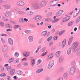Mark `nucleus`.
<instances>
[{
    "mask_svg": "<svg viewBox=\"0 0 80 80\" xmlns=\"http://www.w3.org/2000/svg\"><path fill=\"white\" fill-rule=\"evenodd\" d=\"M19 55V54L18 52H16L14 54V56L15 57H18Z\"/></svg>",
    "mask_w": 80,
    "mask_h": 80,
    "instance_id": "nucleus-51",
    "label": "nucleus"
},
{
    "mask_svg": "<svg viewBox=\"0 0 80 80\" xmlns=\"http://www.w3.org/2000/svg\"><path fill=\"white\" fill-rule=\"evenodd\" d=\"M22 64L23 65H25V66H27L28 65V63L27 62L23 63Z\"/></svg>",
    "mask_w": 80,
    "mask_h": 80,
    "instance_id": "nucleus-61",
    "label": "nucleus"
},
{
    "mask_svg": "<svg viewBox=\"0 0 80 80\" xmlns=\"http://www.w3.org/2000/svg\"><path fill=\"white\" fill-rule=\"evenodd\" d=\"M22 61H27V59L26 58H23L22 59Z\"/></svg>",
    "mask_w": 80,
    "mask_h": 80,
    "instance_id": "nucleus-59",
    "label": "nucleus"
},
{
    "mask_svg": "<svg viewBox=\"0 0 80 80\" xmlns=\"http://www.w3.org/2000/svg\"><path fill=\"white\" fill-rule=\"evenodd\" d=\"M50 6H51L52 7H55V6H56V4H55L54 0L50 2Z\"/></svg>",
    "mask_w": 80,
    "mask_h": 80,
    "instance_id": "nucleus-18",
    "label": "nucleus"
},
{
    "mask_svg": "<svg viewBox=\"0 0 80 80\" xmlns=\"http://www.w3.org/2000/svg\"><path fill=\"white\" fill-rule=\"evenodd\" d=\"M48 53V52H44L41 55V57H44L45 56V55L47 54Z\"/></svg>",
    "mask_w": 80,
    "mask_h": 80,
    "instance_id": "nucleus-42",
    "label": "nucleus"
},
{
    "mask_svg": "<svg viewBox=\"0 0 80 80\" xmlns=\"http://www.w3.org/2000/svg\"><path fill=\"white\" fill-rule=\"evenodd\" d=\"M75 10V11H78L77 12H76L78 15V14H79L80 13V9H77V8H75L74 9Z\"/></svg>",
    "mask_w": 80,
    "mask_h": 80,
    "instance_id": "nucleus-28",
    "label": "nucleus"
},
{
    "mask_svg": "<svg viewBox=\"0 0 80 80\" xmlns=\"http://www.w3.org/2000/svg\"><path fill=\"white\" fill-rule=\"evenodd\" d=\"M42 17L41 16L38 15L35 17V20L36 21H38L42 20Z\"/></svg>",
    "mask_w": 80,
    "mask_h": 80,
    "instance_id": "nucleus-6",
    "label": "nucleus"
},
{
    "mask_svg": "<svg viewBox=\"0 0 80 80\" xmlns=\"http://www.w3.org/2000/svg\"><path fill=\"white\" fill-rule=\"evenodd\" d=\"M51 21L52 19L50 18H47L45 20V21H46V22H50Z\"/></svg>",
    "mask_w": 80,
    "mask_h": 80,
    "instance_id": "nucleus-40",
    "label": "nucleus"
},
{
    "mask_svg": "<svg viewBox=\"0 0 80 80\" xmlns=\"http://www.w3.org/2000/svg\"><path fill=\"white\" fill-rule=\"evenodd\" d=\"M73 37H70L68 41V45H70V44H71V43H72V40H73Z\"/></svg>",
    "mask_w": 80,
    "mask_h": 80,
    "instance_id": "nucleus-21",
    "label": "nucleus"
},
{
    "mask_svg": "<svg viewBox=\"0 0 80 80\" xmlns=\"http://www.w3.org/2000/svg\"><path fill=\"white\" fill-rule=\"evenodd\" d=\"M7 46L4 45L2 46V51L3 52H5L7 51Z\"/></svg>",
    "mask_w": 80,
    "mask_h": 80,
    "instance_id": "nucleus-12",
    "label": "nucleus"
},
{
    "mask_svg": "<svg viewBox=\"0 0 80 80\" xmlns=\"http://www.w3.org/2000/svg\"><path fill=\"white\" fill-rule=\"evenodd\" d=\"M46 4H47L46 2L43 1L41 2L40 5L42 7H45V5H46Z\"/></svg>",
    "mask_w": 80,
    "mask_h": 80,
    "instance_id": "nucleus-9",
    "label": "nucleus"
},
{
    "mask_svg": "<svg viewBox=\"0 0 80 80\" xmlns=\"http://www.w3.org/2000/svg\"><path fill=\"white\" fill-rule=\"evenodd\" d=\"M33 14V12L32 11H30L29 13H28V15H32Z\"/></svg>",
    "mask_w": 80,
    "mask_h": 80,
    "instance_id": "nucleus-47",
    "label": "nucleus"
},
{
    "mask_svg": "<svg viewBox=\"0 0 80 80\" xmlns=\"http://www.w3.org/2000/svg\"><path fill=\"white\" fill-rule=\"evenodd\" d=\"M60 20L59 19H56L55 20H53L52 21V23H57V22H58Z\"/></svg>",
    "mask_w": 80,
    "mask_h": 80,
    "instance_id": "nucleus-31",
    "label": "nucleus"
},
{
    "mask_svg": "<svg viewBox=\"0 0 80 80\" xmlns=\"http://www.w3.org/2000/svg\"><path fill=\"white\" fill-rule=\"evenodd\" d=\"M11 67L9 66H8V68H7V71H8V72H9V71H10V69H11Z\"/></svg>",
    "mask_w": 80,
    "mask_h": 80,
    "instance_id": "nucleus-50",
    "label": "nucleus"
},
{
    "mask_svg": "<svg viewBox=\"0 0 80 80\" xmlns=\"http://www.w3.org/2000/svg\"><path fill=\"white\" fill-rule=\"evenodd\" d=\"M52 39V37L50 36L47 39V41L48 42H50L51 41V40Z\"/></svg>",
    "mask_w": 80,
    "mask_h": 80,
    "instance_id": "nucleus-37",
    "label": "nucleus"
},
{
    "mask_svg": "<svg viewBox=\"0 0 80 80\" xmlns=\"http://www.w3.org/2000/svg\"><path fill=\"white\" fill-rule=\"evenodd\" d=\"M54 3L55 4H56V5L57 3H59V0H54Z\"/></svg>",
    "mask_w": 80,
    "mask_h": 80,
    "instance_id": "nucleus-46",
    "label": "nucleus"
},
{
    "mask_svg": "<svg viewBox=\"0 0 80 80\" xmlns=\"http://www.w3.org/2000/svg\"><path fill=\"white\" fill-rule=\"evenodd\" d=\"M29 27L32 28L33 27V28H36V26L33 24H31L29 26Z\"/></svg>",
    "mask_w": 80,
    "mask_h": 80,
    "instance_id": "nucleus-39",
    "label": "nucleus"
},
{
    "mask_svg": "<svg viewBox=\"0 0 80 80\" xmlns=\"http://www.w3.org/2000/svg\"><path fill=\"white\" fill-rule=\"evenodd\" d=\"M72 65H73V67H75L76 66V63L75 61H73L71 63Z\"/></svg>",
    "mask_w": 80,
    "mask_h": 80,
    "instance_id": "nucleus-43",
    "label": "nucleus"
},
{
    "mask_svg": "<svg viewBox=\"0 0 80 80\" xmlns=\"http://www.w3.org/2000/svg\"><path fill=\"white\" fill-rule=\"evenodd\" d=\"M6 74L5 73L0 74V77H5Z\"/></svg>",
    "mask_w": 80,
    "mask_h": 80,
    "instance_id": "nucleus-49",
    "label": "nucleus"
},
{
    "mask_svg": "<svg viewBox=\"0 0 80 80\" xmlns=\"http://www.w3.org/2000/svg\"><path fill=\"white\" fill-rule=\"evenodd\" d=\"M11 15V13L10 12V11L8 10L6 11L5 12V15L6 17H10Z\"/></svg>",
    "mask_w": 80,
    "mask_h": 80,
    "instance_id": "nucleus-11",
    "label": "nucleus"
},
{
    "mask_svg": "<svg viewBox=\"0 0 80 80\" xmlns=\"http://www.w3.org/2000/svg\"><path fill=\"white\" fill-rule=\"evenodd\" d=\"M78 15L76 12H74L73 15V17L75 18V17H76L77 15Z\"/></svg>",
    "mask_w": 80,
    "mask_h": 80,
    "instance_id": "nucleus-44",
    "label": "nucleus"
},
{
    "mask_svg": "<svg viewBox=\"0 0 80 80\" xmlns=\"http://www.w3.org/2000/svg\"><path fill=\"white\" fill-rule=\"evenodd\" d=\"M70 18V17L68 16L62 19L63 22H67L68 20H69Z\"/></svg>",
    "mask_w": 80,
    "mask_h": 80,
    "instance_id": "nucleus-10",
    "label": "nucleus"
},
{
    "mask_svg": "<svg viewBox=\"0 0 80 80\" xmlns=\"http://www.w3.org/2000/svg\"><path fill=\"white\" fill-rule=\"evenodd\" d=\"M1 40L2 41V42L3 43H5V40H4V39L3 38H1Z\"/></svg>",
    "mask_w": 80,
    "mask_h": 80,
    "instance_id": "nucleus-52",
    "label": "nucleus"
},
{
    "mask_svg": "<svg viewBox=\"0 0 80 80\" xmlns=\"http://www.w3.org/2000/svg\"><path fill=\"white\" fill-rule=\"evenodd\" d=\"M14 10H16V11H18V8L17 7H15L14 8Z\"/></svg>",
    "mask_w": 80,
    "mask_h": 80,
    "instance_id": "nucleus-62",
    "label": "nucleus"
},
{
    "mask_svg": "<svg viewBox=\"0 0 80 80\" xmlns=\"http://www.w3.org/2000/svg\"><path fill=\"white\" fill-rule=\"evenodd\" d=\"M10 75H11V76L14 75V74H15V69H12V70L10 72Z\"/></svg>",
    "mask_w": 80,
    "mask_h": 80,
    "instance_id": "nucleus-17",
    "label": "nucleus"
},
{
    "mask_svg": "<svg viewBox=\"0 0 80 80\" xmlns=\"http://www.w3.org/2000/svg\"><path fill=\"white\" fill-rule=\"evenodd\" d=\"M68 77V73H65L63 75V77L64 78H67Z\"/></svg>",
    "mask_w": 80,
    "mask_h": 80,
    "instance_id": "nucleus-35",
    "label": "nucleus"
},
{
    "mask_svg": "<svg viewBox=\"0 0 80 80\" xmlns=\"http://www.w3.org/2000/svg\"><path fill=\"white\" fill-rule=\"evenodd\" d=\"M0 25H1V26H3L4 25V23L2 22H0Z\"/></svg>",
    "mask_w": 80,
    "mask_h": 80,
    "instance_id": "nucleus-60",
    "label": "nucleus"
},
{
    "mask_svg": "<svg viewBox=\"0 0 80 80\" xmlns=\"http://www.w3.org/2000/svg\"><path fill=\"white\" fill-rule=\"evenodd\" d=\"M52 15V12H49L47 14V16L48 17H50V16H51Z\"/></svg>",
    "mask_w": 80,
    "mask_h": 80,
    "instance_id": "nucleus-53",
    "label": "nucleus"
},
{
    "mask_svg": "<svg viewBox=\"0 0 80 80\" xmlns=\"http://www.w3.org/2000/svg\"><path fill=\"white\" fill-rule=\"evenodd\" d=\"M71 52H72V49L71 48H69L67 51V53L68 55H70L71 54Z\"/></svg>",
    "mask_w": 80,
    "mask_h": 80,
    "instance_id": "nucleus-27",
    "label": "nucleus"
},
{
    "mask_svg": "<svg viewBox=\"0 0 80 80\" xmlns=\"http://www.w3.org/2000/svg\"><path fill=\"white\" fill-rule=\"evenodd\" d=\"M47 31H44L42 33V37H44V36H45L47 34Z\"/></svg>",
    "mask_w": 80,
    "mask_h": 80,
    "instance_id": "nucleus-26",
    "label": "nucleus"
},
{
    "mask_svg": "<svg viewBox=\"0 0 80 80\" xmlns=\"http://www.w3.org/2000/svg\"><path fill=\"white\" fill-rule=\"evenodd\" d=\"M2 20L4 21H5V22H7V21H8V19L7 18H5V17H3L2 18Z\"/></svg>",
    "mask_w": 80,
    "mask_h": 80,
    "instance_id": "nucleus-38",
    "label": "nucleus"
},
{
    "mask_svg": "<svg viewBox=\"0 0 80 80\" xmlns=\"http://www.w3.org/2000/svg\"><path fill=\"white\" fill-rule=\"evenodd\" d=\"M66 45V40L65 39L62 42V48H64Z\"/></svg>",
    "mask_w": 80,
    "mask_h": 80,
    "instance_id": "nucleus-15",
    "label": "nucleus"
},
{
    "mask_svg": "<svg viewBox=\"0 0 80 80\" xmlns=\"http://www.w3.org/2000/svg\"><path fill=\"white\" fill-rule=\"evenodd\" d=\"M78 44H79L78 42H76L73 43V44L72 45V48L74 53H75V52H77V48L78 47Z\"/></svg>",
    "mask_w": 80,
    "mask_h": 80,
    "instance_id": "nucleus-1",
    "label": "nucleus"
},
{
    "mask_svg": "<svg viewBox=\"0 0 80 80\" xmlns=\"http://www.w3.org/2000/svg\"><path fill=\"white\" fill-rule=\"evenodd\" d=\"M80 21V16L76 20V23H78Z\"/></svg>",
    "mask_w": 80,
    "mask_h": 80,
    "instance_id": "nucleus-34",
    "label": "nucleus"
},
{
    "mask_svg": "<svg viewBox=\"0 0 80 80\" xmlns=\"http://www.w3.org/2000/svg\"><path fill=\"white\" fill-rule=\"evenodd\" d=\"M61 53V52L60 51H58L55 53V57H56V58H58V57H59V56H60Z\"/></svg>",
    "mask_w": 80,
    "mask_h": 80,
    "instance_id": "nucleus-13",
    "label": "nucleus"
},
{
    "mask_svg": "<svg viewBox=\"0 0 80 80\" xmlns=\"http://www.w3.org/2000/svg\"><path fill=\"white\" fill-rule=\"evenodd\" d=\"M57 38H58V36H54L53 38L54 40H57Z\"/></svg>",
    "mask_w": 80,
    "mask_h": 80,
    "instance_id": "nucleus-55",
    "label": "nucleus"
},
{
    "mask_svg": "<svg viewBox=\"0 0 80 80\" xmlns=\"http://www.w3.org/2000/svg\"><path fill=\"white\" fill-rule=\"evenodd\" d=\"M19 62H20V60L18 59L14 61V62L15 63H19Z\"/></svg>",
    "mask_w": 80,
    "mask_h": 80,
    "instance_id": "nucleus-56",
    "label": "nucleus"
},
{
    "mask_svg": "<svg viewBox=\"0 0 80 80\" xmlns=\"http://www.w3.org/2000/svg\"><path fill=\"white\" fill-rule=\"evenodd\" d=\"M13 60H14V58H11L9 60V63H12V62H13Z\"/></svg>",
    "mask_w": 80,
    "mask_h": 80,
    "instance_id": "nucleus-41",
    "label": "nucleus"
},
{
    "mask_svg": "<svg viewBox=\"0 0 80 80\" xmlns=\"http://www.w3.org/2000/svg\"><path fill=\"white\" fill-rule=\"evenodd\" d=\"M22 73L23 72L20 71H18L17 72V74H18V75H22Z\"/></svg>",
    "mask_w": 80,
    "mask_h": 80,
    "instance_id": "nucleus-32",
    "label": "nucleus"
},
{
    "mask_svg": "<svg viewBox=\"0 0 80 80\" xmlns=\"http://www.w3.org/2000/svg\"><path fill=\"white\" fill-rule=\"evenodd\" d=\"M57 80H63V78L61 77L58 79Z\"/></svg>",
    "mask_w": 80,
    "mask_h": 80,
    "instance_id": "nucleus-63",
    "label": "nucleus"
},
{
    "mask_svg": "<svg viewBox=\"0 0 80 80\" xmlns=\"http://www.w3.org/2000/svg\"><path fill=\"white\" fill-rule=\"evenodd\" d=\"M30 55V52L29 51H25L23 53V55L25 57H28Z\"/></svg>",
    "mask_w": 80,
    "mask_h": 80,
    "instance_id": "nucleus-4",
    "label": "nucleus"
},
{
    "mask_svg": "<svg viewBox=\"0 0 80 80\" xmlns=\"http://www.w3.org/2000/svg\"><path fill=\"white\" fill-rule=\"evenodd\" d=\"M24 20L27 22H28V19H27L26 18H24Z\"/></svg>",
    "mask_w": 80,
    "mask_h": 80,
    "instance_id": "nucleus-64",
    "label": "nucleus"
},
{
    "mask_svg": "<svg viewBox=\"0 0 80 80\" xmlns=\"http://www.w3.org/2000/svg\"><path fill=\"white\" fill-rule=\"evenodd\" d=\"M45 48H42L41 51V52H44V51H45Z\"/></svg>",
    "mask_w": 80,
    "mask_h": 80,
    "instance_id": "nucleus-58",
    "label": "nucleus"
},
{
    "mask_svg": "<svg viewBox=\"0 0 80 80\" xmlns=\"http://www.w3.org/2000/svg\"><path fill=\"white\" fill-rule=\"evenodd\" d=\"M77 55L78 56H79L80 55V48L77 49Z\"/></svg>",
    "mask_w": 80,
    "mask_h": 80,
    "instance_id": "nucleus-33",
    "label": "nucleus"
},
{
    "mask_svg": "<svg viewBox=\"0 0 80 80\" xmlns=\"http://www.w3.org/2000/svg\"><path fill=\"white\" fill-rule=\"evenodd\" d=\"M28 38L30 42H33V37L30 36H29Z\"/></svg>",
    "mask_w": 80,
    "mask_h": 80,
    "instance_id": "nucleus-19",
    "label": "nucleus"
},
{
    "mask_svg": "<svg viewBox=\"0 0 80 80\" xmlns=\"http://www.w3.org/2000/svg\"><path fill=\"white\" fill-rule=\"evenodd\" d=\"M65 29L61 31L59 33V35L60 36H61V35H63V33H65Z\"/></svg>",
    "mask_w": 80,
    "mask_h": 80,
    "instance_id": "nucleus-24",
    "label": "nucleus"
},
{
    "mask_svg": "<svg viewBox=\"0 0 80 80\" xmlns=\"http://www.w3.org/2000/svg\"><path fill=\"white\" fill-rule=\"evenodd\" d=\"M17 5L18 6L22 7V6H23L25 5V2L22 1H18L17 2Z\"/></svg>",
    "mask_w": 80,
    "mask_h": 80,
    "instance_id": "nucleus-5",
    "label": "nucleus"
},
{
    "mask_svg": "<svg viewBox=\"0 0 80 80\" xmlns=\"http://www.w3.org/2000/svg\"><path fill=\"white\" fill-rule=\"evenodd\" d=\"M41 62H42V60L41 59H39L37 62V65H39L40 63H41Z\"/></svg>",
    "mask_w": 80,
    "mask_h": 80,
    "instance_id": "nucleus-45",
    "label": "nucleus"
},
{
    "mask_svg": "<svg viewBox=\"0 0 80 80\" xmlns=\"http://www.w3.org/2000/svg\"><path fill=\"white\" fill-rule=\"evenodd\" d=\"M73 22L71 21L68 23V25L69 27H70V26H72V25H73Z\"/></svg>",
    "mask_w": 80,
    "mask_h": 80,
    "instance_id": "nucleus-30",
    "label": "nucleus"
},
{
    "mask_svg": "<svg viewBox=\"0 0 80 80\" xmlns=\"http://www.w3.org/2000/svg\"><path fill=\"white\" fill-rule=\"evenodd\" d=\"M33 7L35 9H38L39 6L37 4L34 3L33 4Z\"/></svg>",
    "mask_w": 80,
    "mask_h": 80,
    "instance_id": "nucleus-14",
    "label": "nucleus"
},
{
    "mask_svg": "<svg viewBox=\"0 0 80 80\" xmlns=\"http://www.w3.org/2000/svg\"><path fill=\"white\" fill-rule=\"evenodd\" d=\"M76 70V67L75 66H72L70 69L69 72L70 75H73L74 74L75 70Z\"/></svg>",
    "mask_w": 80,
    "mask_h": 80,
    "instance_id": "nucleus-2",
    "label": "nucleus"
},
{
    "mask_svg": "<svg viewBox=\"0 0 80 80\" xmlns=\"http://www.w3.org/2000/svg\"><path fill=\"white\" fill-rule=\"evenodd\" d=\"M4 7L5 9H10V6L8 4L4 5Z\"/></svg>",
    "mask_w": 80,
    "mask_h": 80,
    "instance_id": "nucleus-23",
    "label": "nucleus"
},
{
    "mask_svg": "<svg viewBox=\"0 0 80 80\" xmlns=\"http://www.w3.org/2000/svg\"><path fill=\"white\" fill-rule=\"evenodd\" d=\"M31 63H32V67H33L34 65H35V60L34 59H32L31 60Z\"/></svg>",
    "mask_w": 80,
    "mask_h": 80,
    "instance_id": "nucleus-29",
    "label": "nucleus"
},
{
    "mask_svg": "<svg viewBox=\"0 0 80 80\" xmlns=\"http://www.w3.org/2000/svg\"><path fill=\"white\" fill-rule=\"evenodd\" d=\"M43 71V68H41L39 69H38L36 71V73H41Z\"/></svg>",
    "mask_w": 80,
    "mask_h": 80,
    "instance_id": "nucleus-20",
    "label": "nucleus"
},
{
    "mask_svg": "<svg viewBox=\"0 0 80 80\" xmlns=\"http://www.w3.org/2000/svg\"><path fill=\"white\" fill-rule=\"evenodd\" d=\"M19 21L21 23H23L24 22V21H23V19L22 18H21L19 19Z\"/></svg>",
    "mask_w": 80,
    "mask_h": 80,
    "instance_id": "nucleus-54",
    "label": "nucleus"
},
{
    "mask_svg": "<svg viewBox=\"0 0 80 80\" xmlns=\"http://www.w3.org/2000/svg\"><path fill=\"white\" fill-rule=\"evenodd\" d=\"M30 30H26L25 31V32L26 33H30Z\"/></svg>",
    "mask_w": 80,
    "mask_h": 80,
    "instance_id": "nucleus-57",
    "label": "nucleus"
},
{
    "mask_svg": "<svg viewBox=\"0 0 80 80\" xmlns=\"http://www.w3.org/2000/svg\"><path fill=\"white\" fill-rule=\"evenodd\" d=\"M63 11L62 10H60L56 13V16L57 17H59L61 16L62 13H63Z\"/></svg>",
    "mask_w": 80,
    "mask_h": 80,
    "instance_id": "nucleus-7",
    "label": "nucleus"
},
{
    "mask_svg": "<svg viewBox=\"0 0 80 80\" xmlns=\"http://www.w3.org/2000/svg\"><path fill=\"white\" fill-rule=\"evenodd\" d=\"M18 27H20V26L18 25H15L14 26V28L15 29H17V28H18Z\"/></svg>",
    "mask_w": 80,
    "mask_h": 80,
    "instance_id": "nucleus-48",
    "label": "nucleus"
},
{
    "mask_svg": "<svg viewBox=\"0 0 80 80\" xmlns=\"http://www.w3.org/2000/svg\"><path fill=\"white\" fill-rule=\"evenodd\" d=\"M6 28H10L11 29L12 28V25H11L10 24H6L5 25Z\"/></svg>",
    "mask_w": 80,
    "mask_h": 80,
    "instance_id": "nucleus-22",
    "label": "nucleus"
},
{
    "mask_svg": "<svg viewBox=\"0 0 80 80\" xmlns=\"http://www.w3.org/2000/svg\"><path fill=\"white\" fill-rule=\"evenodd\" d=\"M8 43L10 45H13V41L12 38H9L8 39Z\"/></svg>",
    "mask_w": 80,
    "mask_h": 80,
    "instance_id": "nucleus-8",
    "label": "nucleus"
},
{
    "mask_svg": "<svg viewBox=\"0 0 80 80\" xmlns=\"http://www.w3.org/2000/svg\"><path fill=\"white\" fill-rule=\"evenodd\" d=\"M54 61H50L48 66V68L49 69L51 68L53 66V65H54Z\"/></svg>",
    "mask_w": 80,
    "mask_h": 80,
    "instance_id": "nucleus-3",
    "label": "nucleus"
},
{
    "mask_svg": "<svg viewBox=\"0 0 80 80\" xmlns=\"http://www.w3.org/2000/svg\"><path fill=\"white\" fill-rule=\"evenodd\" d=\"M53 57V54L51 53L49 55L48 57V59H51Z\"/></svg>",
    "mask_w": 80,
    "mask_h": 80,
    "instance_id": "nucleus-25",
    "label": "nucleus"
},
{
    "mask_svg": "<svg viewBox=\"0 0 80 80\" xmlns=\"http://www.w3.org/2000/svg\"><path fill=\"white\" fill-rule=\"evenodd\" d=\"M18 13L19 15H25V12L24 11L20 10L18 12Z\"/></svg>",
    "mask_w": 80,
    "mask_h": 80,
    "instance_id": "nucleus-16",
    "label": "nucleus"
},
{
    "mask_svg": "<svg viewBox=\"0 0 80 80\" xmlns=\"http://www.w3.org/2000/svg\"><path fill=\"white\" fill-rule=\"evenodd\" d=\"M63 61V58L62 57L60 58L59 59V63H61Z\"/></svg>",
    "mask_w": 80,
    "mask_h": 80,
    "instance_id": "nucleus-36",
    "label": "nucleus"
}]
</instances>
